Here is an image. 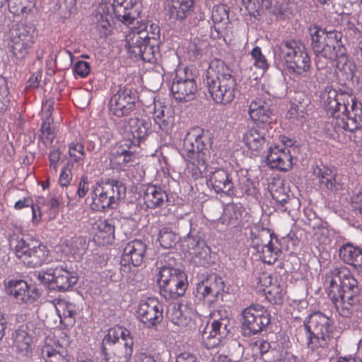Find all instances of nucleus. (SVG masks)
<instances>
[{"instance_id": "38", "label": "nucleus", "mask_w": 362, "mask_h": 362, "mask_svg": "<svg viewBox=\"0 0 362 362\" xmlns=\"http://www.w3.org/2000/svg\"><path fill=\"white\" fill-rule=\"evenodd\" d=\"M266 133L264 129L251 128L244 134L243 142L248 149L259 153L263 149L265 144Z\"/></svg>"}, {"instance_id": "20", "label": "nucleus", "mask_w": 362, "mask_h": 362, "mask_svg": "<svg viewBox=\"0 0 362 362\" xmlns=\"http://www.w3.org/2000/svg\"><path fill=\"white\" fill-rule=\"evenodd\" d=\"M147 245L144 242L135 239L129 241L123 250L121 258V264L123 270L127 267H139L143 261L146 252Z\"/></svg>"}, {"instance_id": "18", "label": "nucleus", "mask_w": 362, "mask_h": 362, "mask_svg": "<svg viewBox=\"0 0 362 362\" xmlns=\"http://www.w3.org/2000/svg\"><path fill=\"white\" fill-rule=\"evenodd\" d=\"M5 292L18 303H33L39 298L36 288L23 280H9L4 286Z\"/></svg>"}, {"instance_id": "2", "label": "nucleus", "mask_w": 362, "mask_h": 362, "mask_svg": "<svg viewBox=\"0 0 362 362\" xmlns=\"http://www.w3.org/2000/svg\"><path fill=\"white\" fill-rule=\"evenodd\" d=\"M212 144L213 136L208 131L194 128L186 134L180 153L187 163V173L193 180L203 177L206 173Z\"/></svg>"}, {"instance_id": "15", "label": "nucleus", "mask_w": 362, "mask_h": 362, "mask_svg": "<svg viewBox=\"0 0 362 362\" xmlns=\"http://www.w3.org/2000/svg\"><path fill=\"white\" fill-rule=\"evenodd\" d=\"M109 106L115 117H127L136 110L135 95L129 89H119L110 98Z\"/></svg>"}, {"instance_id": "29", "label": "nucleus", "mask_w": 362, "mask_h": 362, "mask_svg": "<svg viewBox=\"0 0 362 362\" xmlns=\"http://www.w3.org/2000/svg\"><path fill=\"white\" fill-rule=\"evenodd\" d=\"M337 59L334 75L340 84H346L352 81L356 70V64L343 53L339 54Z\"/></svg>"}, {"instance_id": "49", "label": "nucleus", "mask_w": 362, "mask_h": 362, "mask_svg": "<svg viewBox=\"0 0 362 362\" xmlns=\"http://www.w3.org/2000/svg\"><path fill=\"white\" fill-rule=\"evenodd\" d=\"M128 123L129 131L134 139L132 141L139 144L147 135L148 128L146 127L144 122L137 117L130 118Z\"/></svg>"}, {"instance_id": "19", "label": "nucleus", "mask_w": 362, "mask_h": 362, "mask_svg": "<svg viewBox=\"0 0 362 362\" xmlns=\"http://www.w3.org/2000/svg\"><path fill=\"white\" fill-rule=\"evenodd\" d=\"M146 37L147 34L145 32H141L138 28H134L127 35V48L132 56L139 57L145 62H151V58L146 52L150 51L151 48L147 45L149 40Z\"/></svg>"}, {"instance_id": "58", "label": "nucleus", "mask_w": 362, "mask_h": 362, "mask_svg": "<svg viewBox=\"0 0 362 362\" xmlns=\"http://www.w3.org/2000/svg\"><path fill=\"white\" fill-rule=\"evenodd\" d=\"M251 56L254 60V65L258 68L263 70H267L269 67V64L265 57L263 55L262 52V49L259 47H255L252 52Z\"/></svg>"}, {"instance_id": "37", "label": "nucleus", "mask_w": 362, "mask_h": 362, "mask_svg": "<svg viewBox=\"0 0 362 362\" xmlns=\"http://www.w3.org/2000/svg\"><path fill=\"white\" fill-rule=\"evenodd\" d=\"M144 204L148 209L163 207L168 200L166 192L160 186H148L144 196Z\"/></svg>"}, {"instance_id": "52", "label": "nucleus", "mask_w": 362, "mask_h": 362, "mask_svg": "<svg viewBox=\"0 0 362 362\" xmlns=\"http://www.w3.org/2000/svg\"><path fill=\"white\" fill-rule=\"evenodd\" d=\"M177 240V235L169 228H162L158 233L157 240L165 249L173 247Z\"/></svg>"}, {"instance_id": "31", "label": "nucleus", "mask_w": 362, "mask_h": 362, "mask_svg": "<svg viewBox=\"0 0 362 362\" xmlns=\"http://www.w3.org/2000/svg\"><path fill=\"white\" fill-rule=\"evenodd\" d=\"M55 309L62 327L69 329L75 325L76 308L74 303L66 300H59L55 304Z\"/></svg>"}, {"instance_id": "26", "label": "nucleus", "mask_w": 362, "mask_h": 362, "mask_svg": "<svg viewBox=\"0 0 362 362\" xmlns=\"http://www.w3.org/2000/svg\"><path fill=\"white\" fill-rule=\"evenodd\" d=\"M208 185L216 193H224L228 195L234 194V187L228 173L223 168H218L211 173Z\"/></svg>"}, {"instance_id": "39", "label": "nucleus", "mask_w": 362, "mask_h": 362, "mask_svg": "<svg viewBox=\"0 0 362 362\" xmlns=\"http://www.w3.org/2000/svg\"><path fill=\"white\" fill-rule=\"evenodd\" d=\"M315 173L318 178L320 186L332 191L341 189V185L336 181L337 170L335 168L323 166L322 168H318Z\"/></svg>"}, {"instance_id": "50", "label": "nucleus", "mask_w": 362, "mask_h": 362, "mask_svg": "<svg viewBox=\"0 0 362 362\" xmlns=\"http://www.w3.org/2000/svg\"><path fill=\"white\" fill-rule=\"evenodd\" d=\"M11 41H20L25 45H33V35L25 25H18L11 31Z\"/></svg>"}, {"instance_id": "60", "label": "nucleus", "mask_w": 362, "mask_h": 362, "mask_svg": "<svg viewBox=\"0 0 362 362\" xmlns=\"http://www.w3.org/2000/svg\"><path fill=\"white\" fill-rule=\"evenodd\" d=\"M137 28L141 32H145L147 34L146 39L148 40L151 39L156 40L160 36V27L155 23L148 25L147 23H141Z\"/></svg>"}, {"instance_id": "23", "label": "nucleus", "mask_w": 362, "mask_h": 362, "mask_svg": "<svg viewBox=\"0 0 362 362\" xmlns=\"http://www.w3.org/2000/svg\"><path fill=\"white\" fill-rule=\"evenodd\" d=\"M168 284L159 286L160 294L165 299H176L183 296L187 288V276L184 272H178V275L173 277Z\"/></svg>"}, {"instance_id": "25", "label": "nucleus", "mask_w": 362, "mask_h": 362, "mask_svg": "<svg viewBox=\"0 0 362 362\" xmlns=\"http://www.w3.org/2000/svg\"><path fill=\"white\" fill-rule=\"evenodd\" d=\"M53 109L52 101H46L42 109V122L40 128V139L45 145H52L56 137V133L52 127L54 122L52 117Z\"/></svg>"}, {"instance_id": "30", "label": "nucleus", "mask_w": 362, "mask_h": 362, "mask_svg": "<svg viewBox=\"0 0 362 362\" xmlns=\"http://www.w3.org/2000/svg\"><path fill=\"white\" fill-rule=\"evenodd\" d=\"M133 345V338H128L126 342L115 344L112 352L105 354V362H129L134 351Z\"/></svg>"}, {"instance_id": "42", "label": "nucleus", "mask_w": 362, "mask_h": 362, "mask_svg": "<svg viewBox=\"0 0 362 362\" xmlns=\"http://www.w3.org/2000/svg\"><path fill=\"white\" fill-rule=\"evenodd\" d=\"M68 153L69 160L68 165L74 168L76 166H83L86 158V152L83 144L78 141H72L68 144Z\"/></svg>"}, {"instance_id": "44", "label": "nucleus", "mask_w": 362, "mask_h": 362, "mask_svg": "<svg viewBox=\"0 0 362 362\" xmlns=\"http://www.w3.org/2000/svg\"><path fill=\"white\" fill-rule=\"evenodd\" d=\"M259 259L264 263L274 264L279 259L281 255V250L278 246H275L272 240L260 250L256 251Z\"/></svg>"}, {"instance_id": "7", "label": "nucleus", "mask_w": 362, "mask_h": 362, "mask_svg": "<svg viewBox=\"0 0 362 362\" xmlns=\"http://www.w3.org/2000/svg\"><path fill=\"white\" fill-rule=\"evenodd\" d=\"M90 195L91 209L104 212L117 207L119 202L126 195V186L117 180H109L105 182H97L91 187Z\"/></svg>"}, {"instance_id": "27", "label": "nucleus", "mask_w": 362, "mask_h": 362, "mask_svg": "<svg viewBox=\"0 0 362 362\" xmlns=\"http://www.w3.org/2000/svg\"><path fill=\"white\" fill-rule=\"evenodd\" d=\"M248 114L251 120L257 126L271 123L272 111L269 105L262 99L256 98L250 103Z\"/></svg>"}, {"instance_id": "47", "label": "nucleus", "mask_w": 362, "mask_h": 362, "mask_svg": "<svg viewBox=\"0 0 362 362\" xmlns=\"http://www.w3.org/2000/svg\"><path fill=\"white\" fill-rule=\"evenodd\" d=\"M42 354L46 362H70V356L66 350L60 351L49 345H45Z\"/></svg>"}, {"instance_id": "59", "label": "nucleus", "mask_w": 362, "mask_h": 362, "mask_svg": "<svg viewBox=\"0 0 362 362\" xmlns=\"http://www.w3.org/2000/svg\"><path fill=\"white\" fill-rule=\"evenodd\" d=\"M156 124L158 125L159 129L169 133L174 127L175 117L173 114H166L165 117L153 119Z\"/></svg>"}, {"instance_id": "36", "label": "nucleus", "mask_w": 362, "mask_h": 362, "mask_svg": "<svg viewBox=\"0 0 362 362\" xmlns=\"http://www.w3.org/2000/svg\"><path fill=\"white\" fill-rule=\"evenodd\" d=\"M196 0H167L170 18L184 20L194 9Z\"/></svg>"}, {"instance_id": "8", "label": "nucleus", "mask_w": 362, "mask_h": 362, "mask_svg": "<svg viewBox=\"0 0 362 362\" xmlns=\"http://www.w3.org/2000/svg\"><path fill=\"white\" fill-rule=\"evenodd\" d=\"M307 346L313 351L320 353L327 348L332 337V320L321 312L312 313L304 323Z\"/></svg>"}, {"instance_id": "35", "label": "nucleus", "mask_w": 362, "mask_h": 362, "mask_svg": "<svg viewBox=\"0 0 362 362\" xmlns=\"http://www.w3.org/2000/svg\"><path fill=\"white\" fill-rule=\"evenodd\" d=\"M340 259L362 272V249L351 243H346L339 250Z\"/></svg>"}, {"instance_id": "51", "label": "nucleus", "mask_w": 362, "mask_h": 362, "mask_svg": "<svg viewBox=\"0 0 362 362\" xmlns=\"http://www.w3.org/2000/svg\"><path fill=\"white\" fill-rule=\"evenodd\" d=\"M62 200L60 194H52L50 195L49 201L45 199L46 207L45 213L47 215L48 221L53 220L56 218L59 213V209Z\"/></svg>"}, {"instance_id": "56", "label": "nucleus", "mask_w": 362, "mask_h": 362, "mask_svg": "<svg viewBox=\"0 0 362 362\" xmlns=\"http://www.w3.org/2000/svg\"><path fill=\"white\" fill-rule=\"evenodd\" d=\"M243 2L250 13H259L271 6L270 0H243Z\"/></svg>"}, {"instance_id": "43", "label": "nucleus", "mask_w": 362, "mask_h": 362, "mask_svg": "<svg viewBox=\"0 0 362 362\" xmlns=\"http://www.w3.org/2000/svg\"><path fill=\"white\" fill-rule=\"evenodd\" d=\"M128 338H133L130 331L122 327H115L110 328L103 339V344L115 346L119 341L126 342Z\"/></svg>"}, {"instance_id": "13", "label": "nucleus", "mask_w": 362, "mask_h": 362, "mask_svg": "<svg viewBox=\"0 0 362 362\" xmlns=\"http://www.w3.org/2000/svg\"><path fill=\"white\" fill-rule=\"evenodd\" d=\"M224 288L225 284L222 278L211 274L197 284L196 296L211 305L223 293Z\"/></svg>"}, {"instance_id": "64", "label": "nucleus", "mask_w": 362, "mask_h": 362, "mask_svg": "<svg viewBox=\"0 0 362 362\" xmlns=\"http://www.w3.org/2000/svg\"><path fill=\"white\" fill-rule=\"evenodd\" d=\"M69 166L67 165L62 169L59 178V184L62 187H67L72 180L71 169Z\"/></svg>"}, {"instance_id": "9", "label": "nucleus", "mask_w": 362, "mask_h": 362, "mask_svg": "<svg viewBox=\"0 0 362 362\" xmlns=\"http://www.w3.org/2000/svg\"><path fill=\"white\" fill-rule=\"evenodd\" d=\"M197 83L194 74L187 67L176 70L170 88L173 98L178 101L188 102L195 98Z\"/></svg>"}, {"instance_id": "54", "label": "nucleus", "mask_w": 362, "mask_h": 362, "mask_svg": "<svg viewBox=\"0 0 362 362\" xmlns=\"http://www.w3.org/2000/svg\"><path fill=\"white\" fill-rule=\"evenodd\" d=\"M182 272V271L178 269L167 266L160 267L158 274L157 275V281L158 286H160L163 284H168L167 282L170 281L173 277H175L177 275H178V272Z\"/></svg>"}, {"instance_id": "53", "label": "nucleus", "mask_w": 362, "mask_h": 362, "mask_svg": "<svg viewBox=\"0 0 362 362\" xmlns=\"http://www.w3.org/2000/svg\"><path fill=\"white\" fill-rule=\"evenodd\" d=\"M229 8L225 4L215 6L211 11V19L214 24L223 23L227 25L229 21Z\"/></svg>"}, {"instance_id": "24", "label": "nucleus", "mask_w": 362, "mask_h": 362, "mask_svg": "<svg viewBox=\"0 0 362 362\" xmlns=\"http://www.w3.org/2000/svg\"><path fill=\"white\" fill-rule=\"evenodd\" d=\"M186 243L191 260L197 265L204 266L207 262L210 253V248L205 241L199 237H189Z\"/></svg>"}, {"instance_id": "21", "label": "nucleus", "mask_w": 362, "mask_h": 362, "mask_svg": "<svg viewBox=\"0 0 362 362\" xmlns=\"http://www.w3.org/2000/svg\"><path fill=\"white\" fill-rule=\"evenodd\" d=\"M266 160L270 168L280 171H288L293 165V157L284 144L269 147Z\"/></svg>"}, {"instance_id": "57", "label": "nucleus", "mask_w": 362, "mask_h": 362, "mask_svg": "<svg viewBox=\"0 0 362 362\" xmlns=\"http://www.w3.org/2000/svg\"><path fill=\"white\" fill-rule=\"evenodd\" d=\"M45 205V198L43 197H38L36 199L35 203H33L32 209V222L34 225H38L42 217V212L41 207Z\"/></svg>"}, {"instance_id": "16", "label": "nucleus", "mask_w": 362, "mask_h": 362, "mask_svg": "<svg viewBox=\"0 0 362 362\" xmlns=\"http://www.w3.org/2000/svg\"><path fill=\"white\" fill-rule=\"evenodd\" d=\"M138 318L148 327H152L163 320V305L153 298L141 301L136 311Z\"/></svg>"}, {"instance_id": "63", "label": "nucleus", "mask_w": 362, "mask_h": 362, "mask_svg": "<svg viewBox=\"0 0 362 362\" xmlns=\"http://www.w3.org/2000/svg\"><path fill=\"white\" fill-rule=\"evenodd\" d=\"M74 73L81 78L86 77L90 72V66L88 62L78 61L74 65Z\"/></svg>"}, {"instance_id": "11", "label": "nucleus", "mask_w": 362, "mask_h": 362, "mask_svg": "<svg viewBox=\"0 0 362 362\" xmlns=\"http://www.w3.org/2000/svg\"><path fill=\"white\" fill-rule=\"evenodd\" d=\"M39 279L42 283L55 285L59 291H66L78 281V276L74 272L69 271L63 266L48 268L39 273Z\"/></svg>"}, {"instance_id": "17", "label": "nucleus", "mask_w": 362, "mask_h": 362, "mask_svg": "<svg viewBox=\"0 0 362 362\" xmlns=\"http://www.w3.org/2000/svg\"><path fill=\"white\" fill-rule=\"evenodd\" d=\"M341 37L342 35L340 32L337 30L327 31V34L325 35V38L322 37V39L325 40V45L322 52L321 59L323 58L325 62H323L325 71V78H329L331 72L328 71V69L331 70L329 67V64L332 65V60L336 59L339 56V52H341Z\"/></svg>"}, {"instance_id": "22", "label": "nucleus", "mask_w": 362, "mask_h": 362, "mask_svg": "<svg viewBox=\"0 0 362 362\" xmlns=\"http://www.w3.org/2000/svg\"><path fill=\"white\" fill-rule=\"evenodd\" d=\"M115 17L127 26L132 25L139 16V0H113L111 4Z\"/></svg>"}, {"instance_id": "3", "label": "nucleus", "mask_w": 362, "mask_h": 362, "mask_svg": "<svg viewBox=\"0 0 362 362\" xmlns=\"http://www.w3.org/2000/svg\"><path fill=\"white\" fill-rule=\"evenodd\" d=\"M334 278L329 281L328 296L339 314L349 317L353 306L358 301L360 288L357 279L346 267L335 269Z\"/></svg>"}, {"instance_id": "41", "label": "nucleus", "mask_w": 362, "mask_h": 362, "mask_svg": "<svg viewBox=\"0 0 362 362\" xmlns=\"http://www.w3.org/2000/svg\"><path fill=\"white\" fill-rule=\"evenodd\" d=\"M250 245L255 250H260L263 246L270 243L272 240L269 231L261 228L259 226H253L250 233Z\"/></svg>"}, {"instance_id": "1", "label": "nucleus", "mask_w": 362, "mask_h": 362, "mask_svg": "<svg viewBox=\"0 0 362 362\" xmlns=\"http://www.w3.org/2000/svg\"><path fill=\"white\" fill-rule=\"evenodd\" d=\"M327 114L334 120L336 127L354 132L362 125L361 105L351 93L327 88L322 96Z\"/></svg>"}, {"instance_id": "28", "label": "nucleus", "mask_w": 362, "mask_h": 362, "mask_svg": "<svg viewBox=\"0 0 362 362\" xmlns=\"http://www.w3.org/2000/svg\"><path fill=\"white\" fill-rule=\"evenodd\" d=\"M169 320L180 329L186 328L194 315L193 310L185 304H174L167 312Z\"/></svg>"}, {"instance_id": "33", "label": "nucleus", "mask_w": 362, "mask_h": 362, "mask_svg": "<svg viewBox=\"0 0 362 362\" xmlns=\"http://www.w3.org/2000/svg\"><path fill=\"white\" fill-rule=\"evenodd\" d=\"M311 45L313 51L317 55V59L315 62L316 66L319 71H323L325 69L324 63L321 61V56L324 50L325 45V40L322 39V37L325 38V35L327 34V31L322 29L317 25L310 27L309 29Z\"/></svg>"}, {"instance_id": "40", "label": "nucleus", "mask_w": 362, "mask_h": 362, "mask_svg": "<svg viewBox=\"0 0 362 362\" xmlns=\"http://www.w3.org/2000/svg\"><path fill=\"white\" fill-rule=\"evenodd\" d=\"M115 227L112 219L99 220L95 238L99 244L110 243L115 239Z\"/></svg>"}, {"instance_id": "45", "label": "nucleus", "mask_w": 362, "mask_h": 362, "mask_svg": "<svg viewBox=\"0 0 362 362\" xmlns=\"http://www.w3.org/2000/svg\"><path fill=\"white\" fill-rule=\"evenodd\" d=\"M34 0H8V8L15 16L27 15L34 8Z\"/></svg>"}, {"instance_id": "46", "label": "nucleus", "mask_w": 362, "mask_h": 362, "mask_svg": "<svg viewBox=\"0 0 362 362\" xmlns=\"http://www.w3.org/2000/svg\"><path fill=\"white\" fill-rule=\"evenodd\" d=\"M258 193L255 183L250 178L243 177L239 179L238 184L234 189V194L241 197L245 195L255 197Z\"/></svg>"}, {"instance_id": "32", "label": "nucleus", "mask_w": 362, "mask_h": 362, "mask_svg": "<svg viewBox=\"0 0 362 362\" xmlns=\"http://www.w3.org/2000/svg\"><path fill=\"white\" fill-rule=\"evenodd\" d=\"M311 45L313 51L317 55V59L315 62L316 66L319 71H323L325 69L324 63L321 61V56L324 50L325 45V40L322 39V37L325 38V35L327 34V31L322 29L317 25L310 27L309 29Z\"/></svg>"}, {"instance_id": "48", "label": "nucleus", "mask_w": 362, "mask_h": 362, "mask_svg": "<svg viewBox=\"0 0 362 362\" xmlns=\"http://www.w3.org/2000/svg\"><path fill=\"white\" fill-rule=\"evenodd\" d=\"M13 346L18 351L28 352L30 349L33 339L31 336L24 329H18L13 334Z\"/></svg>"}, {"instance_id": "10", "label": "nucleus", "mask_w": 362, "mask_h": 362, "mask_svg": "<svg viewBox=\"0 0 362 362\" xmlns=\"http://www.w3.org/2000/svg\"><path fill=\"white\" fill-rule=\"evenodd\" d=\"M242 328L249 335L257 334L271 322L269 311L259 304H252L243 310Z\"/></svg>"}, {"instance_id": "4", "label": "nucleus", "mask_w": 362, "mask_h": 362, "mask_svg": "<svg viewBox=\"0 0 362 362\" xmlns=\"http://www.w3.org/2000/svg\"><path fill=\"white\" fill-rule=\"evenodd\" d=\"M207 85L213 100L218 104H230L237 93V81L233 71L223 60L213 59L209 66Z\"/></svg>"}, {"instance_id": "34", "label": "nucleus", "mask_w": 362, "mask_h": 362, "mask_svg": "<svg viewBox=\"0 0 362 362\" xmlns=\"http://www.w3.org/2000/svg\"><path fill=\"white\" fill-rule=\"evenodd\" d=\"M256 286L259 291H263L270 300H280L282 289L276 284H272V278L267 272L259 273L256 278Z\"/></svg>"}, {"instance_id": "14", "label": "nucleus", "mask_w": 362, "mask_h": 362, "mask_svg": "<svg viewBox=\"0 0 362 362\" xmlns=\"http://www.w3.org/2000/svg\"><path fill=\"white\" fill-rule=\"evenodd\" d=\"M229 321L227 317L220 318L214 320L211 325L206 326L202 333V339L203 345L207 349L218 346L222 339L228 335Z\"/></svg>"}, {"instance_id": "62", "label": "nucleus", "mask_w": 362, "mask_h": 362, "mask_svg": "<svg viewBox=\"0 0 362 362\" xmlns=\"http://www.w3.org/2000/svg\"><path fill=\"white\" fill-rule=\"evenodd\" d=\"M96 30L101 37H107L110 35L112 26L107 17L103 16H100L96 23Z\"/></svg>"}, {"instance_id": "55", "label": "nucleus", "mask_w": 362, "mask_h": 362, "mask_svg": "<svg viewBox=\"0 0 362 362\" xmlns=\"http://www.w3.org/2000/svg\"><path fill=\"white\" fill-rule=\"evenodd\" d=\"M11 51L17 59H25L29 54L32 45H25L20 41H11Z\"/></svg>"}, {"instance_id": "61", "label": "nucleus", "mask_w": 362, "mask_h": 362, "mask_svg": "<svg viewBox=\"0 0 362 362\" xmlns=\"http://www.w3.org/2000/svg\"><path fill=\"white\" fill-rule=\"evenodd\" d=\"M61 154V151L59 148L52 149L49 153V170L53 175H56L57 173Z\"/></svg>"}, {"instance_id": "6", "label": "nucleus", "mask_w": 362, "mask_h": 362, "mask_svg": "<svg viewBox=\"0 0 362 362\" xmlns=\"http://www.w3.org/2000/svg\"><path fill=\"white\" fill-rule=\"evenodd\" d=\"M275 57L291 74L303 76L311 67V60L305 45L299 41L282 42L275 51Z\"/></svg>"}, {"instance_id": "5", "label": "nucleus", "mask_w": 362, "mask_h": 362, "mask_svg": "<svg viewBox=\"0 0 362 362\" xmlns=\"http://www.w3.org/2000/svg\"><path fill=\"white\" fill-rule=\"evenodd\" d=\"M8 244L17 259L29 268H36L49 262V250L41 241L29 236L13 233Z\"/></svg>"}, {"instance_id": "12", "label": "nucleus", "mask_w": 362, "mask_h": 362, "mask_svg": "<svg viewBox=\"0 0 362 362\" xmlns=\"http://www.w3.org/2000/svg\"><path fill=\"white\" fill-rule=\"evenodd\" d=\"M136 146L133 141L124 140L115 147L110 156V165L113 170L126 171L136 161Z\"/></svg>"}]
</instances>
